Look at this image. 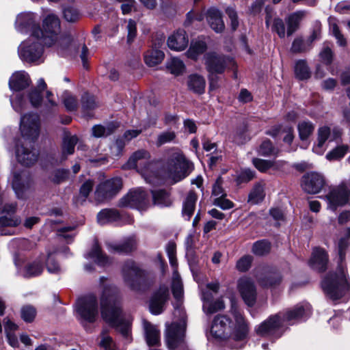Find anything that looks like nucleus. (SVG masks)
I'll use <instances>...</instances> for the list:
<instances>
[{
    "mask_svg": "<svg viewBox=\"0 0 350 350\" xmlns=\"http://www.w3.org/2000/svg\"><path fill=\"white\" fill-rule=\"evenodd\" d=\"M43 45L44 44L40 38L29 37L18 46V51L20 58L28 63L36 64L42 63L44 62Z\"/></svg>",
    "mask_w": 350,
    "mask_h": 350,
    "instance_id": "1a4fd4ad",
    "label": "nucleus"
},
{
    "mask_svg": "<svg viewBox=\"0 0 350 350\" xmlns=\"http://www.w3.org/2000/svg\"><path fill=\"white\" fill-rule=\"evenodd\" d=\"M325 184L326 181L324 176L319 172H308L301 178V187L308 193L316 194L319 193Z\"/></svg>",
    "mask_w": 350,
    "mask_h": 350,
    "instance_id": "6ab92c4d",
    "label": "nucleus"
},
{
    "mask_svg": "<svg viewBox=\"0 0 350 350\" xmlns=\"http://www.w3.org/2000/svg\"><path fill=\"white\" fill-rule=\"evenodd\" d=\"M312 46L307 40H304L302 38L297 37L295 38L292 43L291 51L293 53H301L308 51Z\"/></svg>",
    "mask_w": 350,
    "mask_h": 350,
    "instance_id": "de8ad7c7",
    "label": "nucleus"
},
{
    "mask_svg": "<svg viewBox=\"0 0 350 350\" xmlns=\"http://www.w3.org/2000/svg\"><path fill=\"white\" fill-rule=\"evenodd\" d=\"M234 321H232L229 336L236 341H242L247 338L250 332V324L243 314L235 307L231 309Z\"/></svg>",
    "mask_w": 350,
    "mask_h": 350,
    "instance_id": "2eb2a0df",
    "label": "nucleus"
},
{
    "mask_svg": "<svg viewBox=\"0 0 350 350\" xmlns=\"http://www.w3.org/2000/svg\"><path fill=\"white\" fill-rule=\"evenodd\" d=\"M258 152L262 156H269L275 154V149L269 140L264 141L258 149Z\"/></svg>",
    "mask_w": 350,
    "mask_h": 350,
    "instance_id": "774afa93",
    "label": "nucleus"
},
{
    "mask_svg": "<svg viewBox=\"0 0 350 350\" xmlns=\"http://www.w3.org/2000/svg\"><path fill=\"white\" fill-rule=\"evenodd\" d=\"M20 130L25 142L16 144V156L22 165L30 166L38 158V151L33 148L31 143L39 136L40 118L36 113H29L21 118Z\"/></svg>",
    "mask_w": 350,
    "mask_h": 350,
    "instance_id": "7ed1b4c3",
    "label": "nucleus"
},
{
    "mask_svg": "<svg viewBox=\"0 0 350 350\" xmlns=\"http://www.w3.org/2000/svg\"><path fill=\"white\" fill-rule=\"evenodd\" d=\"M306 12L303 10H299L291 14L286 18V23L287 24L286 34L291 36L295 33L299 27L301 21L305 17Z\"/></svg>",
    "mask_w": 350,
    "mask_h": 350,
    "instance_id": "473e14b6",
    "label": "nucleus"
},
{
    "mask_svg": "<svg viewBox=\"0 0 350 350\" xmlns=\"http://www.w3.org/2000/svg\"><path fill=\"white\" fill-rule=\"evenodd\" d=\"M206 70L209 74L220 75L227 69H232L235 66L234 59L216 52H208L204 55Z\"/></svg>",
    "mask_w": 350,
    "mask_h": 350,
    "instance_id": "9b49d317",
    "label": "nucleus"
},
{
    "mask_svg": "<svg viewBox=\"0 0 350 350\" xmlns=\"http://www.w3.org/2000/svg\"><path fill=\"white\" fill-rule=\"evenodd\" d=\"M225 307L222 299H218L215 301H210L203 304V310L208 314H213L219 310L224 309Z\"/></svg>",
    "mask_w": 350,
    "mask_h": 350,
    "instance_id": "603ef678",
    "label": "nucleus"
},
{
    "mask_svg": "<svg viewBox=\"0 0 350 350\" xmlns=\"http://www.w3.org/2000/svg\"><path fill=\"white\" fill-rule=\"evenodd\" d=\"M63 103L68 111H73L77 110L78 107V101L74 95L68 92H65L63 94Z\"/></svg>",
    "mask_w": 350,
    "mask_h": 350,
    "instance_id": "5fc2aeb1",
    "label": "nucleus"
},
{
    "mask_svg": "<svg viewBox=\"0 0 350 350\" xmlns=\"http://www.w3.org/2000/svg\"><path fill=\"white\" fill-rule=\"evenodd\" d=\"M44 270L41 260L36 259L27 263L24 269L23 275L25 278H32L40 275Z\"/></svg>",
    "mask_w": 350,
    "mask_h": 350,
    "instance_id": "4c0bfd02",
    "label": "nucleus"
},
{
    "mask_svg": "<svg viewBox=\"0 0 350 350\" xmlns=\"http://www.w3.org/2000/svg\"><path fill=\"white\" fill-rule=\"evenodd\" d=\"M207 49V44L204 40H196L191 42L190 46L187 50V56L193 60L198 59L200 55H202Z\"/></svg>",
    "mask_w": 350,
    "mask_h": 350,
    "instance_id": "c9c22d12",
    "label": "nucleus"
},
{
    "mask_svg": "<svg viewBox=\"0 0 350 350\" xmlns=\"http://www.w3.org/2000/svg\"><path fill=\"white\" fill-rule=\"evenodd\" d=\"M60 21L53 14H49L43 20L39 38L46 46H53L60 55H64L70 45L72 38L69 33H60Z\"/></svg>",
    "mask_w": 350,
    "mask_h": 350,
    "instance_id": "20e7f679",
    "label": "nucleus"
},
{
    "mask_svg": "<svg viewBox=\"0 0 350 350\" xmlns=\"http://www.w3.org/2000/svg\"><path fill=\"white\" fill-rule=\"evenodd\" d=\"M271 31L275 32L280 38H284L286 35V29L283 20L275 18L271 25Z\"/></svg>",
    "mask_w": 350,
    "mask_h": 350,
    "instance_id": "bf43d9fd",
    "label": "nucleus"
},
{
    "mask_svg": "<svg viewBox=\"0 0 350 350\" xmlns=\"http://www.w3.org/2000/svg\"><path fill=\"white\" fill-rule=\"evenodd\" d=\"M177 313L180 317L183 322L181 323H172L167 329L166 343L169 349H174L182 347L184 343L185 333V313L180 306H175L174 315Z\"/></svg>",
    "mask_w": 350,
    "mask_h": 350,
    "instance_id": "9d476101",
    "label": "nucleus"
},
{
    "mask_svg": "<svg viewBox=\"0 0 350 350\" xmlns=\"http://www.w3.org/2000/svg\"><path fill=\"white\" fill-rule=\"evenodd\" d=\"M15 28L21 33H30V37L39 38L40 27L36 21V15L32 12H23L18 14L15 21Z\"/></svg>",
    "mask_w": 350,
    "mask_h": 350,
    "instance_id": "f3484780",
    "label": "nucleus"
},
{
    "mask_svg": "<svg viewBox=\"0 0 350 350\" xmlns=\"http://www.w3.org/2000/svg\"><path fill=\"white\" fill-rule=\"evenodd\" d=\"M349 146L347 145H341L336 147L326 154V159L329 161H335L341 159L345 157Z\"/></svg>",
    "mask_w": 350,
    "mask_h": 350,
    "instance_id": "864d4df0",
    "label": "nucleus"
},
{
    "mask_svg": "<svg viewBox=\"0 0 350 350\" xmlns=\"http://www.w3.org/2000/svg\"><path fill=\"white\" fill-rule=\"evenodd\" d=\"M151 193L152 196V202L154 205L159 206L161 207H168L173 203L170 192L168 190L163 189H155L152 190Z\"/></svg>",
    "mask_w": 350,
    "mask_h": 350,
    "instance_id": "cd10ccee",
    "label": "nucleus"
},
{
    "mask_svg": "<svg viewBox=\"0 0 350 350\" xmlns=\"http://www.w3.org/2000/svg\"><path fill=\"white\" fill-rule=\"evenodd\" d=\"M315 126L309 120H303L297 125L299 137L301 141L306 140L314 132Z\"/></svg>",
    "mask_w": 350,
    "mask_h": 350,
    "instance_id": "a19ab883",
    "label": "nucleus"
},
{
    "mask_svg": "<svg viewBox=\"0 0 350 350\" xmlns=\"http://www.w3.org/2000/svg\"><path fill=\"white\" fill-rule=\"evenodd\" d=\"M206 19L210 27L217 33H221L225 28L221 13L215 8H210L206 13Z\"/></svg>",
    "mask_w": 350,
    "mask_h": 350,
    "instance_id": "a878e982",
    "label": "nucleus"
},
{
    "mask_svg": "<svg viewBox=\"0 0 350 350\" xmlns=\"http://www.w3.org/2000/svg\"><path fill=\"white\" fill-rule=\"evenodd\" d=\"M265 183L263 181L256 183L250 190L247 202L250 204H258L265 198Z\"/></svg>",
    "mask_w": 350,
    "mask_h": 350,
    "instance_id": "c85d7f7f",
    "label": "nucleus"
},
{
    "mask_svg": "<svg viewBox=\"0 0 350 350\" xmlns=\"http://www.w3.org/2000/svg\"><path fill=\"white\" fill-rule=\"evenodd\" d=\"M88 259H94L100 266H105L109 264V258L102 252L97 242H95L90 252L85 255Z\"/></svg>",
    "mask_w": 350,
    "mask_h": 350,
    "instance_id": "f704fd0d",
    "label": "nucleus"
},
{
    "mask_svg": "<svg viewBox=\"0 0 350 350\" xmlns=\"http://www.w3.org/2000/svg\"><path fill=\"white\" fill-rule=\"evenodd\" d=\"M164 58V53L159 50H152L148 51L144 55V61L149 66H154L162 62Z\"/></svg>",
    "mask_w": 350,
    "mask_h": 350,
    "instance_id": "37998d69",
    "label": "nucleus"
},
{
    "mask_svg": "<svg viewBox=\"0 0 350 350\" xmlns=\"http://www.w3.org/2000/svg\"><path fill=\"white\" fill-rule=\"evenodd\" d=\"M143 325L147 345L148 346L160 345V332L157 327L145 320L143 322Z\"/></svg>",
    "mask_w": 350,
    "mask_h": 350,
    "instance_id": "bb28decb",
    "label": "nucleus"
},
{
    "mask_svg": "<svg viewBox=\"0 0 350 350\" xmlns=\"http://www.w3.org/2000/svg\"><path fill=\"white\" fill-rule=\"evenodd\" d=\"M232 321L226 315H217L213 321L211 332L218 338H226L229 336Z\"/></svg>",
    "mask_w": 350,
    "mask_h": 350,
    "instance_id": "4be33fe9",
    "label": "nucleus"
},
{
    "mask_svg": "<svg viewBox=\"0 0 350 350\" xmlns=\"http://www.w3.org/2000/svg\"><path fill=\"white\" fill-rule=\"evenodd\" d=\"M253 257L250 255H245L241 257L237 262V269L241 272L247 271L251 267Z\"/></svg>",
    "mask_w": 350,
    "mask_h": 350,
    "instance_id": "e2e57ef3",
    "label": "nucleus"
},
{
    "mask_svg": "<svg viewBox=\"0 0 350 350\" xmlns=\"http://www.w3.org/2000/svg\"><path fill=\"white\" fill-rule=\"evenodd\" d=\"M64 18L70 23H75L80 18V14L78 10L74 7L68 6L63 10Z\"/></svg>",
    "mask_w": 350,
    "mask_h": 350,
    "instance_id": "13d9d810",
    "label": "nucleus"
},
{
    "mask_svg": "<svg viewBox=\"0 0 350 350\" xmlns=\"http://www.w3.org/2000/svg\"><path fill=\"white\" fill-rule=\"evenodd\" d=\"M327 207L332 211H336L338 207L345 206L350 201V190L345 183H341L338 186L332 188L325 196Z\"/></svg>",
    "mask_w": 350,
    "mask_h": 350,
    "instance_id": "dca6fc26",
    "label": "nucleus"
},
{
    "mask_svg": "<svg viewBox=\"0 0 350 350\" xmlns=\"http://www.w3.org/2000/svg\"><path fill=\"white\" fill-rule=\"evenodd\" d=\"M94 185V181L89 179L84 182L81 186L79 197L78 198V201L81 200V204H83V202L86 200V198L88 197L90 193L92 191Z\"/></svg>",
    "mask_w": 350,
    "mask_h": 350,
    "instance_id": "4d7b16f0",
    "label": "nucleus"
},
{
    "mask_svg": "<svg viewBox=\"0 0 350 350\" xmlns=\"http://www.w3.org/2000/svg\"><path fill=\"white\" fill-rule=\"evenodd\" d=\"M271 250V243L267 240H260L254 243L252 252L256 256H264Z\"/></svg>",
    "mask_w": 350,
    "mask_h": 350,
    "instance_id": "49530a36",
    "label": "nucleus"
},
{
    "mask_svg": "<svg viewBox=\"0 0 350 350\" xmlns=\"http://www.w3.org/2000/svg\"><path fill=\"white\" fill-rule=\"evenodd\" d=\"M136 240L131 237L123 241L119 244H109L108 250L111 252L118 254H129L136 248Z\"/></svg>",
    "mask_w": 350,
    "mask_h": 350,
    "instance_id": "c756f323",
    "label": "nucleus"
},
{
    "mask_svg": "<svg viewBox=\"0 0 350 350\" xmlns=\"http://www.w3.org/2000/svg\"><path fill=\"white\" fill-rule=\"evenodd\" d=\"M238 290L248 306H253L256 300V289L254 282L247 278H240L238 281Z\"/></svg>",
    "mask_w": 350,
    "mask_h": 350,
    "instance_id": "aec40b11",
    "label": "nucleus"
},
{
    "mask_svg": "<svg viewBox=\"0 0 350 350\" xmlns=\"http://www.w3.org/2000/svg\"><path fill=\"white\" fill-rule=\"evenodd\" d=\"M188 89L197 94H202L205 91L206 81L198 74H191L187 79Z\"/></svg>",
    "mask_w": 350,
    "mask_h": 350,
    "instance_id": "2f4dec72",
    "label": "nucleus"
},
{
    "mask_svg": "<svg viewBox=\"0 0 350 350\" xmlns=\"http://www.w3.org/2000/svg\"><path fill=\"white\" fill-rule=\"evenodd\" d=\"M21 318L27 323L32 322L36 317V310L31 306H25L21 308Z\"/></svg>",
    "mask_w": 350,
    "mask_h": 350,
    "instance_id": "052dcab7",
    "label": "nucleus"
},
{
    "mask_svg": "<svg viewBox=\"0 0 350 350\" xmlns=\"http://www.w3.org/2000/svg\"><path fill=\"white\" fill-rule=\"evenodd\" d=\"M148 205V196L142 188L131 190L118 202V207L135 208L141 211L146 210Z\"/></svg>",
    "mask_w": 350,
    "mask_h": 350,
    "instance_id": "ddd939ff",
    "label": "nucleus"
},
{
    "mask_svg": "<svg viewBox=\"0 0 350 350\" xmlns=\"http://www.w3.org/2000/svg\"><path fill=\"white\" fill-rule=\"evenodd\" d=\"M176 139V133L174 131H165L158 135L155 144L157 147H160L165 144L174 142Z\"/></svg>",
    "mask_w": 350,
    "mask_h": 350,
    "instance_id": "09e8293b",
    "label": "nucleus"
},
{
    "mask_svg": "<svg viewBox=\"0 0 350 350\" xmlns=\"http://www.w3.org/2000/svg\"><path fill=\"white\" fill-rule=\"evenodd\" d=\"M122 188V180L114 177L100 183L94 192V199L98 203H103L112 199Z\"/></svg>",
    "mask_w": 350,
    "mask_h": 350,
    "instance_id": "f8f14e48",
    "label": "nucleus"
},
{
    "mask_svg": "<svg viewBox=\"0 0 350 350\" xmlns=\"http://www.w3.org/2000/svg\"><path fill=\"white\" fill-rule=\"evenodd\" d=\"M148 151L141 149L135 151L125 164V169H136L146 183L155 184L158 180L154 164L150 161Z\"/></svg>",
    "mask_w": 350,
    "mask_h": 350,
    "instance_id": "423d86ee",
    "label": "nucleus"
},
{
    "mask_svg": "<svg viewBox=\"0 0 350 350\" xmlns=\"http://www.w3.org/2000/svg\"><path fill=\"white\" fill-rule=\"evenodd\" d=\"M124 282L132 290L139 291L150 284V274L133 260H127L122 269Z\"/></svg>",
    "mask_w": 350,
    "mask_h": 350,
    "instance_id": "6e6552de",
    "label": "nucleus"
},
{
    "mask_svg": "<svg viewBox=\"0 0 350 350\" xmlns=\"http://www.w3.org/2000/svg\"><path fill=\"white\" fill-rule=\"evenodd\" d=\"M330 135V129L327 126L319 128L318 131V143L314 146L313 151L317 154H321L324 152V144Z\"/></svg>",
    "mask_w": 350,
    "mask_h": 350,
    "instance_id": "ea45409f",
    "label": "nucleus"
},
{
    "mask_svg": "<svg viewBox=\"0 0 350 350\" xmlns=\"http://www.w3.org/2000/svg\"><path fill=\"white\" fill-rule=\"evenodd\" d=\"M118 127V124L116 122H111L106 126L102 125H95L92 127V135L95 137H107L113 133Z\"/></svg>",
    "mask_w": 350,
    "mask_h": 350,
    "instance_id": "58836bf2",
    "label": "nucleus"
},
{
    "mask_svg": "<svg viewBox=\"0 0 350 350\" xmlns=\"http://www.w3.org/2000/svg\"><path fill=\"white\" fill-rule=\"evenodd\" d=\"M12 188L18 199H25L27 193L33 188V181L30 174L27 172L14 173Z\"/></svg>",
    "mask_w": 350,
    "mask_h": 350,
    "instance_id": "a211bd4d",
    "label": "nucleus"
},
{
    "mask_svg": "<svg viewBox=\"0 0 350 350\" xmlns=\"http://www.w3.org/2000/svg\"><path fill=\"white\" fill-rule=\"evenodd\" d=\"M329 30L332 34L337 40V43L341 46H345L347 44L346 39L345 38L344 36L341 33L337 24L330 23Z\"/></svg>",
    "mask_w": 350,
    "mask_h": 350,
    "instance_id": "0e129e2a",
    "label": "nucleus"
},
{
    "mask_svg": "<svg viewBox=\"0 0 350 350\" xmlns=\"http://www.w3.org/2000/svg\"><path fill=\"white\" fill-rule=\"evenodd\" d=\"M328 261L327 252L323 248L317 247L313 249L309 265L313 269L323 272L327 269Z\"/></svg>",
    "mask_w": 350,
    "mask_h": 350,
    "instance_id": "5701e85b",
    "label": "nucleus"
},
{
    "mask_svg": "<svg viewBox=\"0 0 350 350\" xmlns=\"http://www.w3.org/2000/svg\"><path fill=\"white\" fill-rule=\"evenodd\" d=\"M320 58L326 65H329L333 60V52L331 48L327 45H324L322 51L320 52Z\"/></svg>",
    "mask_w": 350,
    "mask_h": 350,
    "instance_id": "338daca9",
    "label": "nucleus"
},
{
    "mask_svg": "<svg viewBox=\"0 0 350 350\" xmlns=\"http://www.w3.org/2000/svg\"><path fill=\"white\" fill-rule=\"evenodd\" d=\"M167 70L175 76L183 75L185 71V66L178 58L173 57L167 63Z\"/></svg>",
    "mask_w": 350,
    "mask_h": 350,
    "instance_id": "c03bdc74",
    "label": "nucleus"
},
{
    "mask_svg": "<svg viewBox=\"0 0 350 350\" xmlns=\"http://www.w3.org/2000/svg\"><path fill=\"white\" fill-rule=\"evenodd\" d=\"M255 177V172L250 169H245L241 170L236 178L238 184L246 183L254 179Z\"/></svg>",
    "mask_w": 350,
    "mask_h": 350,
    "instance_id": "680f3d73",
    "label": "nucleus"
},
{
    "mask_svg": "<svg viewBox=\"0 0 350 350\" xmlns=\"http://www.w3.org/2000/svg\"><path fill=\"white\" fill-rule=\"evenodd\" d=\"M254 165L260 172H265L273 166V162L255 158L252 160Z\"/></svg>",
    "mask_w": 350,
    "mask_h": 350,
    "instance_id": "69168bd1",
    "label": "nucleus"
},
{
    "mask_svg": "<svg viewBox=\"0 0 350 350\" xmlns=\"http://www.w3.org/2000/svg\"><path fill=\"white\" fill-rule=\"evenodd\" d=\"M295 74L299 80H306L310 77V72L306 61L301 59L296 62Z\"/></svg>",
    "mask_w": 350,
    "mask_h": 350,
    "instance_id": "a18cd8bd",
    "label": "nucleus"
},
{
    "mask_svg": "<svg viewBox=\"0 0 350 350\" xmlns=\"http://www.w3.org/2000/svg\"><path fill=\"white\" fill-rule=\"evenodd\" d=\"M350 243V228L346 230L345 235L338 243L339 262L335 271L329 272L322 280L321 287L327 297L337 300L350 294V280L344 263L346 250Z\"/></svg>",
    "mask_w": 350,
    "mask_h": 350,
    "instance_id": "f03ea898",
    "label": "nucleus"
},
{
    "mask_svg": "<svg viewBox=\"0 0 350 350\" xmlns=\"http://www.w3.org/2000/svg\"><path fill=\"white\" fill-rule=\"evenodd\" d=\"M100 280L103 285L100 297L102 318L127 338L129 336L131 319L129 316L126 317L121 310L120 292L113 285H105L106 279L104 277H101Z\"/></svg>",
    "mask_w": 350,
    "mask_h": 350,
    "instance_id": "f257e3e1",
    "label": "nucleus"
},
{
    "mask_svg": "<svg viewBox=\"0 0 350 350\" xmlns=\"http://www.w3.org/2000/svg\"><path fill=\"white\" fill-rule=\"evenodd\" d=\"M163 168L167 172V176L176 183L187 176L193 170V165L180 150L173 149Z\"/></svg>",
    "mask_w": 350,
    "mask_h": 350,
    "instance_id": "0eeeda50",
    "label": "nucleus"
},
{
    "mask_svg": "<svg viewBox=\"0 0 350 350\" xmlns=\"http://www.w3.org/2000/svg\"><path fill=\"white\" fill-rule=\"evenodd\" d=\"M81 107L85 116H91V111L97 107L94 97L85 93L81 97Z\"/></svg>",
    "mask_w": 350,
    "mask_h": 350,
    "instance_id": "79ce46f5",
    "label": "nucleus"
},
{
    "mask_svg": "<svg viewBox=\"0 0 350 350\" xmlns=\"http://www.w3.org/2000/svg\"><path fill=\"white\" fill-rule=\"evenodd\" d=\"M189 43L187 33L183 29H178L171 34L167 39V46L173 51H182L185 50Z\"/></svg>",
    "mask_w": 350,
    "mask_h": 350,
    "instance_id": "b1692460",
    "label": "nucleus"
},
{
    "mask_svg": "<svg viewBox=\"0 0 350 350\" xmlns=\"http://www.w3.org/2000/svg\"><path fill=\"white\" fill-rule=\"evenodd\" d=\"M78 142V137L76 135H70V134H65L62 143V160H65L68 155L74 153L75 147Z\"/></svg>",
    "mask_w": 350,
    "mask_h": 350,
    "instance_id": "e433bc0d",
    "label": "nucleus"
},
{
    "mask_svg": "<svg viewBox=\"0 0 350 350\" xmlns=\"http://www.w3.org/2000/svg\"><path fill=\"white\" fill-rule=\"evenodd\" d=\"M169 297V292L167 287H160L158 291L154 293L149 304L150 312L158 315L161 314L165 310V304Z\"/></svg>",
    "mask_w": 350,
    "mask_h": 350,
    "instance_id": "412c9836",
    "label": "nucleus"
},
{
    "mask_svg": "<svg viewBox=\"0 0 350 350\" xmlns=\"http://www.w3.org/2000/svg\"><path fill=\"white\" fill-rule=\"evenodd\" d=\"M281 281V278L278 273H269L262 278L258 279V282L263 287H273Z\"/></svg>",
    "mask_w": 350,
    "mask_h": 350,
    "instance_id": "3c124183",
    "label": "nucleus"
},
{
    "mask_svg": "<svg viewBox=\"0 0 350 350\" xmlns=\"http://www.w3.org/2000/svg\"><path fill=\"white\" fill-rule=\"evenodd\" d=\"M172 291L175 299L180 300L183 295V286L180 275L174 271L172 284Z\"/></svg>",
    "mask_w": 350,
    "mask_h": 350,
    "instance_id": "8fccbe9b",
    "label": "nucleus"
},
{
    "mask_svg": "<svg viewBox=\"0 0 350 350\" xmlns=\"http://www.w3.org/2000/svg\"><path fill=\"white\" fill-rule=\"evenodd\" d=\"M311 312V306L308 303L297 304L293 309L287 311L285 314L278 313L270 316L267 320L260 323L255 331L261 336L280 337L278 330L284 321L291 322L298 321L308 317Z\"/></svg>",
    "mask_w": 350,
    "mask_h": 350,
    "instance_id": "39448f33",
    "label": "nucleus"
},
{
    "mask_svg": "<svg viewBox=\"0 0 350 350\" xmlns=\"http://www.w3.org/2000/svg\"><path fill=\"white\" fill-rule=\"evenodd\" d=\"M120 219L121 215L115 208H105L97 214V221L100 225L118 222Z\"/></svg>",
    "mask_w": 350,
    "mask_h": 350,
    "instance_id": "7c9ffc66",
    "label": "nucleus"
},
{
    "mask_svg": "<svg viewBox=\"0 0 350 350\" xmlns=\"http://www.w3.org/2000/svg\"><path fill=\"white\" fill-rule=\"evenodd\" d=\"M197 200L196 193L194 191H189L183 201L182 214L187 220H189L193 214Z\"/></svg>",
    "mask_w": 350,
    "mask_h": 350,
    "instance_id": "72a5a7b5",
    "label": "nucleus"
},
{
    "mask_svg": "<svg viewBox=\"0 0 350 350\" xmlns=\"http://www.w3.org/2000/svg\"><path fill=\"white\" fill-rule=\"evenodd\" d=\"M76 310L83 320L94 322L98 314L96 297L90 294L79 298L76 304Z\"/></svg>",
    "mask_w": 350,
    "mask_h": 350,
    "instance_id": "4468645a",
    "label": "nucleus"
},
{
    "mask_svg": "<svg viewBox=\"0 0 350 350\" xmlns=\"http://www.w3.org/2000/svg\"><path fill=\"white\" fill-rule=\"evenodd\" d=\"M232 140L237 144H244L247 138V128L245 125L237 129L231 135Z\"/></svg>",
    "mask_w": 350,
    "mask_h": 350,
    "instance_id": "6e6d98bb",
    "label": "nucleus"
},
{
    "mask_svg": "<svg viewBox=\"0 0 350 350\" xmlns=\"http://www.w3.org/2000/svg\"><path fill=\"white\" fill-rule=\"evenodd\" d=\"M29 75L24 71L16 72L12 75L9 81L10 88L14 91H21L29 85Z\"/></svg>",
    "mask_w": 350,
    "mask_h": 350,
    "instance_id": "393cba45",
    "label": "nucleus"
}]
</instances>
